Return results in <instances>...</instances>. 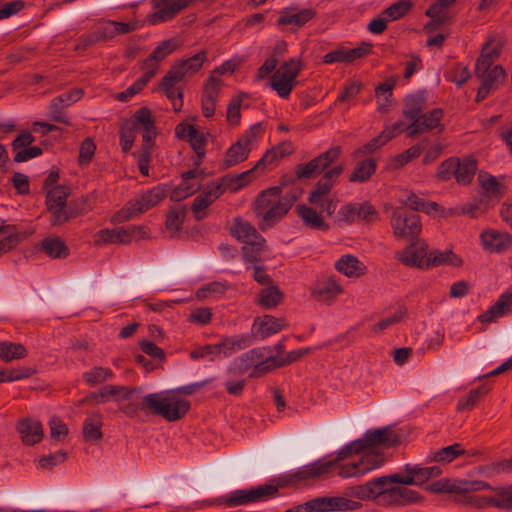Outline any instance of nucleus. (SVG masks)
<instances>
[{
	"instance_id": "9b49d317",
	"label": "nucleus",
	"mask_w": 512,
	"mask_h": 512,
	"mask_svg": "<svg viewBox=\"0 0 512 512\" xmlns=\"http://www.w3.org/2000/svg\"><path fill=\"white\" fill-rule=\"evenodd\" d=\"M267 351L268 348L266 347L255 348L247 351L234 360L232 366L227 370V374L234 375L235 373H243L251 367H253V371L250 375L251 377H259L265 374L266 372L264 371H257V366L265 360Z\"/></svg>"
},
{
	"instance_id": "58836bf2",
	"label": "nucleus",
	"mask_w": 512,
	"mask_h": 512,
	"mask_svg": "<svg viewBox=\"0 0 512 512\" xmlns=\"http://www.w3.org/2000/svg\"><path fill=\"white\" fill-rule=\"evenodd\" d=\"M108 243L128 244L126 227L100 230L95 236V244L102 245Z\"/></svg>"
},
{
	"instance_id": "13d9d810",
	"label": "nucleus",
	"mask_w": 512,
	"mask_h": 512,
	"mask_svg": "<svg viewBox=\"0 0 512 512\" xmlns=\"http://www.w3.org/2000/svg\"><path fill=\"white\" fill-rule=\"evenodd\" d=\"M493 506L512 512V486L496 489Z\"/></svg>"
},
{
	"instance_id": "5fc2aeb1",
	"label": "nucleus",
	"mask_w": 512,
	"mask_h": 512,
	"mask_svg": "<svg viewBox=\"0 0 512 512\" xmlns=\"http://www.w3.org/2000/svg\"><path fill=\"white\" fill-rule=\"evenodd\" d=\"M412 7V3L407 0L398 1L389 7H387L382 15L386 17L388 21H395L405 16Z\"/></svg>"
},
{
	"instance_id": "4d7b16f0",
	"label": "nucleus",
	"mask_w": 512,
	"mask_h": 512,
	"mask_svg": "<svg viewBox=\"0 0 512 512\" xmlns=\"http://www.w3.org/2000/svg\"><path fill=\"white\" fill-rule=\"evenodd\" d=\"M289 153V145L282 144L277 146L270 151H267L263 157L255 164V168H262L268 164H272L277 159L283 158Z\"/></svg>"
},
{
	"instance_id": "0eeeda50",
	"label": "nucleus",
	"mask_w": 512,
	"mask_h": 512,
	"mask_svg": "<svg viewBox=\"0 0 512 512\" xmlns=\"http://www.w3.org/2000/svg\"><path fill=\"white\" fill-rule=\"evenodd\" d=\"M164 198V191L161 188L155 187L151 190L141 194L138 198L128 202L126 207L117 212L114 217V222H125L130 220L135 215L143 213L148 209L157 205Z\"/></svg>"
},
{
	"instance_id": "f03ea898",
	"label": "nucleus",
	"mask_w": 512,
	"mask_h": 512,
	"mask_svg": "<svg viewBox=\"0 0 512 512\" xmlns=\"http://www.w3.org/2000/svg\"><path fill=\"white\" fill-rule=\"evenodd\" d=\"M298 198V193L283 194L281 187L262 191L253 203V212L261 230H266L280 221Z\"/></svg>"
},
{
	"instance_id": "412c9836",
	"label": "nucleus",
	"mask_w": 512,
	"mask_h": 512,
	"mask_svg": "<svg viewBox=\"0 0 512 512\" xmlns=\"http://www.w3.org/2000/svg\"><path fill=\"white\" fill-rule=\"evenodd\" d=\"M221 87L222 81L214 75H210L204 85L201 107L203 115L207 118L212 117L215 113V107Z\"/></svg>"
},
{
	"instance_id": "49530a36",
	"label": "nucleus",
	"mask_w": 512,
	"mask_h": 512,
	"mask_svg": "<svg viewBox=\"0 0 512 512\" xmlns=\"http://www.w3.org/2000/svg\"><path fill=\"white\" fill-rule=\"evenodd\" d=\"M227 289L228 285L226 282L214 281L199 288L196 292V297L201 300L218 299L225 294Z\"/></svg>"
},
{
	"instance_id": "f8f14e48",
	"label": "nucleus",
	"mask_w": 512,
	"mask_h": 512,
	"mask_svg": "<svg viewBox=\"0 0 512 512\" xmlns=\"http://www.w3.org/2000/svg\"><path fill=\"white\" fill-rule=\"evenodd\" d=\"M341 155V147L335 146L320 154L306 164L299 165L296 169L298 178H311L321 173Z\"/></svg>"
},
{
	"instance_id": "72a5a7b5",
	"label": "nucleus",
	"mask_w": 512,
	"mask_h": 512,
	"mask_svg": "<svg viewBox=\"0 0 512 512\" xmlns=\"http://www.w3.org/2000/svg\"><path fill=\"white\" fill-rule=\"evenodd\" d=\"M102 415L100 413L90 414L83 423V437L86 442L99 441L102 438Z\"/></svg>"
},
{
	"instance_id": "f3484780",
	"label": "nucleus",
	"mask_w": 512,
	"mask_h": 512,
	"mask_svg": "<svg viewBox=\"0 0 512 512\" xmlns=\"http://www.w3.org/2000/svg\"><path fill=\"white\" fill-rule=\"evenodd\" d=\"M482 201H498L506 191L503 182L493 175L480 171L477 176Z\"/></svg>"
},
{
	"instance_id": "69168bd1",
	"label": "nucleus",
	"mask_w": 512,
	"mask_h": 512,
	"mask_svg": "<svg viewBox=\"0 0 512 512\" xmlns=\"http://www.w3.org/2000/svg\"><path fill=\"white\" fill-rule=\"evenodd\" d=\"M190 357L193 360L208 358L210 361H214L220 357L219 348L216 344L200 346L190 352Z\"/></svg>"
},
{
	"instance_id": "7c9ffc66",
	"label": "nucleus",
	"mask_w": 512,
	"mask_h": 512,
	"mask_svg": "<svg viewBox=\"0 0 512 512\" xmlns=\"http://www.w3.org/2000/svg\"><path fill=\"white\" fill-rule=\"evenodd\" d=\"M18 432L27 445L38 443L43 437L42 425L37 420L24 419L18 425Z\"/></svg>"
},
{
	"instance_id": "1a4fd4ad",
	"label": "nucleus",
	"mask_w": 512,
	"mask_h": 512,
	"mask_svg": "<svg viewBox=\"0 0 512 512\" xmlns=\"http://www.w3.org/2000/svg\"><path fill=\"white\" fill-rule=\"evenodd\" d=\"M343 292L340 280L334 275L318 278L310 288L311 298L327 306L334 304Z\"/></svg>"
},
{
	"instance_id": "bf43d9fd",
	"label": "nucleus",
	"mask_w": 512,
	"mask_h": 512,
	"mask_svg": "<svg viewBox=\"0 0 512 512\" xmlns=\"http://www.w3.org/2000/svg\"><path fill=\"white\" fill-rule=\"evenodd\" d=\"M328 511L356 510L361 504L345 497H327Z\"/></svg>"
},
{
	"instance_id": "ea45409f",
	"label": "nucleus",
	"mask_w": 512,
	"mask_h": 512,
	"mask_svg": "<svg viewBox=\"0 0 512 512\" xmlns=\"http://www.w3.org/2000/svg\"><path fill=\"white\" fill-rule=\"evenodd\" d=\"M315 16L313 9H303L297 13L283 12L278 18L279 25H291L301 27Z\"/></svg>"
},
{
	"instance_id": "f257e3e1",
	"label": "nucleus",
	"mask_w": 512,
	"mask_h": 512,
	"mask_svg": "<svg viewBox=\"0 0 512 512\" xmlns=\"http://www.w3.org/2000/svg\"><path fill=\"white\" fill-rule=\"evenodd\" d=\"M211 380H204L175 390L151 393L142 398V409L146 412L159 415L169 422L183 418L190 409L189 401L178 394L191 395L198 389L209 384Z\"/></svg>"
},
{
	"instance_id": "2eb2a0df",
	"label": "nucleus",
	"mask_w": 512,
	"mask_h": 512,
	"mask_svg": "<svg viewBox=\"0 0 512 512\" xmlns=\"http://www.w3.org/2000/svg\"><path fill=\"white\" fill-rule=\"evenodd\" d=\"M442 117L443 111L439 108L421 114L415 121L407 126V136L413 138L418 134L426 133L437 128L438 131L441 132L443 130L441 124Z\"/></svg>"
},
{
	"instance_id": "6ab92c4d",
	"label": "nucleus",
	"mask_w": 512,
	"mask_h": 512,
	"mask_svg": "<svg viewBox=\"0 0 512 512\" xmlns=\"http://www.w3.org/2000/svg\"><path fill=\"white\" fill-rule=\"evenodd\" d=\"M230 233L237 240L248 245H262L265 239L257 232L256 228L248 221L236 217L230 226Z\"/></svg>"
},
{
	"instance_id": "20e7f679",
	"label": "nucleus",
	"mask_w": 512,
	"mask_h": 512,
	"mask_svg": "<svg viewBox=\"0 0 512 512\" xmlns=\"http://www.w3.org/2000/svg\"><path fill=\"white\" fill-rule=\"evenodd\" d=\"M280 486L273 482L265 483L245 489L235 490L223 497V503L227 507L244 506L258 502H264L274 498Z\"/></svg>"
},
{
	"instance_id": "f704fd0d",
	"label": "nucleus",
	"mask_w": 512,
	"mask_h": 512,
	"mask_svg": "<svg viewBox=\"0 0 512 512\" xmlns=\"http://www.w3.org/2000/svg\"><path fill=\"white\" fill-rule=\"evenodd\" d=\"M399 202L403 206L412 210L411 212L423 211L426 213H431L432 211H436L438 208V204L436 202L426 203L413 192L407 191L401 193L399 196Z\"/></svg>"
},
{
	"instance_id": "a18cd8bd",
	"label": "nucleus",
	"mask_w": 512,
	"mask_h": 512,
	"mask_svg": "<svg viewBox=\"0 0 512 512\" xmlns=\"http://www.w3.org/2000/svg\"><path fill=\"white\" fill-rule=\"evenodd\" d=\"M216 345L219 348L220 356L227 357L238 350L244 349L247 346V339L239 335L225 337Z\"/></svg>"
},
{
	"instance_id": "a211bd4d",
	"label": "nucleus",
	"mask_w": 512,
	"mask_h": 512,
	"mask_svg": "<svg viewBox=\"0 0 512 512\" xmlns=\"http://www.w3.org/2000/svg\"><path fill=\"white\" fill-rule=\"evenodd\" d=\"M483 248L490 253H503L512 245V237L508 232L487 229L480 235Z\"/></svg>"
},
{
	"instance_id": "e2e57ef3",
	"label": "nucleus",
	"mask_w": 512,
	"mask_h": 512,
	"mask_svg": "<svg viewBox=\"0 0 512 512\" xmlns=\"http://www.w3.org/2000/svg\"><path fill=\"white\" fill-rule=\"evenodd\" d=\"M18 237L10 227L0 226V255L15 247Z\"/></svg>"
},
{
	"instance_id": "603ef678",
	"label": "nucleus",
	"mask_w": 512,
	"mask_h": 512,
	"mask_svg": "<svg viewBox=\"0 0 512 512\" xmlns=\"http://www.w3.org/2000/svg\"><path fill=\"white\" fill-rule=\"evenodd\" d=\"M481 79L482 84L491 88L492 90L499 87L506 78V72L500 65H496L491 70L484 73V75L477 76Z\"/></svg>"
},
{
	"instance_id": "393cba45",
	"label": "nucleus",
	"mask_w": 512,
	"mask_h": 512,
	"mask_svg": "<svg viewBox=\"0 0 512 512\" xmlns=\"http://www.w3.org/2000/svg\"><path fill=\"white\" fill-rule=\"evenodd\" d=\"M259 168H251L250 170H247L245 172H242L240 174L236 175H225L222 178H220L218 181L213 182L216 186H219L221 195L226 191L229 190L231 192H236L239 189L245 187L248 185L253 179H254V172L258 170Z\"/></svg>"
},
{
	"instance_id": "4c0bfd02",
	"label": "nucleus",
	"mask_w": 512,
	"mask_h": 512,
	"mask_svg": "<svg viewBox=\"0 0 512 512\" xmlns=\"http://www.w3.org/2000/svg\"><path fill=\"white\" fill-rule=\"evenodd\" d=\"M376 167V160L372 158H367L358 162L349 176V181L359 183L368 181L376 172Z\"/></svg>"
},
{
	"instance_id": "c03bdc74",
	"label": "nucleus",
	"mask_w": 512,
	"mask_h": 512,
	"mask_svg": "<svg viewBox=\"0 0 512 512\" xmlns=\"http://www.w3.org/2000/svg\"><path fill=\"white\" fill-rule=\"evenodd\" d=\"M399 479V473L382 476L375 478L368 482L369 487L371 489V492L373 494V497L378 496L380 497L381 501L385 503L386 501V491L389 490L390 487H387L389 483H396L397 481L395 479Z\"/></svg>"
},
{
	"instance_id": "ddd939ff",
	"label": "nucleus",
	"mask_w": 512,
	"mask_h": 512,
	"mask_svg": "<svg viewBox=\"0 0 512 512\" xmlns=\"http://www.w3.org/2000/svg\"><path fill=\"white\" fill-rule=\"evenodd\" d=\"M427 244L423 240L412 242L396 254V258L405 266L425 268L428 264Z\"/></svg>"
},
{
	"instance_id": "5701e85b",
	"label": "nucleus",
	"mask_w": 512,
	"mask_h": 512,
	"mask_svg": "<svg viewBox=\"0 0 512 512\" xmlns=\"http://www.w3.org/2000/svg\"><path fill=\"white\" fill-rule=\"evenodd\" d=\"M221 196L219 186L210 183L204 191L198 195L192 203L191 210L196 220H202L207 216V208Z\"/></svg>"
},
{
	"instance_id": "e433bc0d",
	"label": "nucleus",
	"mask_w": 512,
	"mask_h": 512,
	"mask_svg": "<svg viewBox=\"0 0 512 512\" xmlns=\"http://www.w3.org/2000/svg\"><path fill=\"white\" fill-rule=\"evenodd\" d=\"M406 475L399 473V479H395L400 485H422L427 482L428 476L425 467L405 466Z\"/></svg>"
},
{
	"instance_id": "de8ad7c7",
	"label": "nucleus",
	"mask_w": 512,
	"mask_h": 512,
	"mask_svg": "<svg viewBox=\"0 0 512 512\" xmlns=\"http://www.w3.org/2000/svg\"><path fill=\"white\" fill-rule=\"evenodd\" d=\"M485 489L492 490L493 488L488 482L482 480H456L453 482L452 486V490H454L456 494H469Z\"/></svg>"
},
{
	"instance_id": "4be33fe9",
	"label": "nucleus",
	"mask_w": 512,
	"mask_h": 512,
	"mask_svg": "<svg viewBox=\"0 0 512 512\" xmlns=\"http://www.w3.org/2000/svg\"><path fill=\"white\" fill-rule=\"evenodd\" d=\"M255 336L260 339L270 337L288 327L285 318H276L272 315L257 317L253 322Z\"/></svg>"
},
{
	"instance_id": "09e8293b",
	"label": "nucleus",
	"mask_w": 512,
	"mask_h": 512,
	"mask_svg": "<svg viewBox=\"0 0 512 512\" xmlns=\"http://www.w3.org/2000/svg\"><path fill=\"white\" fill-rule=\"evenodd\" d=\"M113 372L108 367L95 366L83 373V380L90 386H95L112 379Z\"/></svg>"
},
{
	"instance_id": "bb28decb",
	"label": "nucleus",
	"mask_w": 512,
	"mask_h": 512,
	"mask_svg": "<svg viewBox=\"0 0 512 512\" xmlns=\"http://www.w3.org/2000/svg\"><path fill=\"white\" fill-rule=\"evenodd\" d=\"M512 312V291L503 293L496 303L492 305L485 313L478 316L481 323H491L497 318Z\"/></svg>"
},
{
	"instance_id": "a19ab883",
	"label": "nucleus",
	"mask_w": 512,
	"mask_h": 512,
	"mask_svg": "<svg viewBox=\"0 0 512 512\" xmlns=\"http://www.w3.org/2000/svg\"><path fill=\"white\" fill-rule=\"evenodd\" d=\"M425 101L426 98L424 94H417L406 97L403 109L404 116L407 119L412 120V122L415 121V119H417L424 110Z\"/></svg>"
},
{
	"instance_id": "39448f33",
	"label": "nucleus",
	"mask_w": 512,
	"mask_h": 512,
	"mask_svg": "<svg viewBox=\"0 0 512 512\" xmlns=\"http://www.w3.org/2000/svg\"><path fill=\"white\" fill-rule=\"evenodd\" d=\"M70 193V188L64 185L55 186L47 191L46 205L51 214V225H62L76 216V213L66 205Z\"/></svg>"
},
{
	"instance_id": "338daca9",
	"label": "nucleus",
	"mask_w": 512,
	"mask_h": 512,
	"mask_svg": "<svg viewBox=\"0 0 512 512\" xmlns=\"http://www.w3.org/2000/svg\"><path fill=\"white\" fill-rule=\"evenodd\" d=\"M188 141L197 155L196 164L199 165L206 151V135L195 129V133L188 138Z\"/></svg>"
},
{
	"instance_id": "7ed1b4c3",
	"label": "nucleus",
	"mask_w": 512,
	"mask_h": 512,
	"mask_svg": "<svg viewBox=\"0 0 512 512\" xmlns=\"http://www.w3.org/2000/svg\"><path fill=\"white\" fill-rule=\"evenodd\" d=\"M207 61V53L203 50L192 57L174 63L162 78L159 88L166 96L173 94V86L192 77Z\"/></svg>"
},
{
	"instance_id": "c756f323",
	"label": "nucleus",
	"mask_w": 512,
	"mask_h": 512,
	"mask_svg": "<svg viewBox=\"0 0 512 512\" xmlns=\"http://www.w3.org/2000/svg\"><path fill=\"white\" fill-rule=\"evenodd\" d=\"M284 295L275 284L268 285L259 290L255 298V304L263 309L271 310L276 308L283 301Z\"/></svg>"
},
{
	"instance_id": "4468645a",
	"label": "nucleus",
	"mask_w": 512,
	"mask_h": 512,
	"mask_svg": "<svg viewBox=\"0 0 512 512\" xmlns=\"http://www.w3.org/2000/svg\"><path fill=\"white\" fill-rule=\"evenodd\" d=\"M83 92L81 89H73L54 98L49 105V117L51 120L70 125L69 118L64 113V109L81 99Z\"/></svg>"
},
{
	"instance_id": "864d4df0",
	"label": "nucleus",
	"mask_w": 512,
	"mask_h": 512,
	"mask_svg": "<svg viewBox=\"0 0 512 512\" xmlns=\"http://www.w3.org/2000/svg\"><path fill=\"white\" fill-rule=\"evenodd\" d=\"M444 264H451L458 266L461 264V259L454 255L451 251H432L428 254L429 266H439Z\"/></svg>"
},
{
	"instance_id": "37998d69",
	"label": "nucleus",
	"mask_w": 512,
	"mask_h": 512,
	"mask_svg": "<svg viewBox=\"0 0 512 512\" xmlns=\"http://www.w3.org/2000/svg\"><path fill=\"white\" fill-rule=\"evenodd\" d=\"M27 356V350L24 345L14 342L0 343V358L4 362L23 359Z\"/></svg>"
},
{
	"instance_id": "0e129e2a",
	"label": "nucleus",
	"mask_w": 512,
	"mask_h": 512,
	"mask_svg": "<svg viewBox=\"0 0 512 512\" xmlns=\"http://www.w3.org/2000/svg\"><path fill=\"white\" fill-rule=\"evenodd\" d=\"M151 79L152 77L148 76V74L144 72L143 76L139 78L134 84H132L125 91L118 93L116 95V99L123 102L128 101L133 95L139 93Z\"/></svg>"
},
{
	"instance_id": "052dcab7",
	"label": "nucleus",
	"mask_w": 512,
	"mask_h": 512,
	"mask_svg": "<svg viewBox=\"0 0 512 512\" xmlns=\"http://www.w3.org/2000/svg\"><path fill=\"white\" fill-rule=\"evenodd\" d=\"M489 389L486 386H481L476 389H472L466 398L461 399L458 402L457 409L464 411L473 408L479 401V399L488 393Z\"/></svg>"
},
{
	"instance_id": "dca6fc26",
	"label": "nucleus",
	"mask_w": 512,
	"mask_h": 512,
	"mask_svg": "<svg viewBox=\"0 0 512 512\" xmlns=\"http://www.w3.org/2000/svg\"><path fill=\"white\" fill-rule=\"evenodd\" d=\"M447 170H451L458 183L466 185L471 182L477 170V161L472 157H464L461 160L451 158L442 164Z\"/></svg>"
},
{
	"instance_id": "aec40b11",
	"label": "nucleus",
	"mask_w": 512,
	"mask_h": 512,
	"mask_svg": "<svg viewBox=\"0 0 512 512\" xmlns=\"http://www.w3.org/2000/svg\"><path fill=\"white\" fill-rule=\"evenodd\" d=\"M177 42L174 39L162 41L151 53V55L143 62L142 69L148 76L152 78L158 71L159 63L169 54L177 49Z\"/></svg>"
},
{
	"instance_id": "b1692460",
	"label": "nucleus",
	"mask_w": 512,
	"mask_h": 512,
	"mask_svg": "<svg viewBox=\"0 0 512 512\" xmlns=\"http://www.w3.org/2000/svg\"><path fill=\"white\" fill-rule=\"evenodd\" d=\"M407 485L393 486L386 491V505L404 506L418 503L421 501V495L408 487Z\"/></svg>"
},
{
	"instance_id": "c9c22d12",
	"label": "nucleus",
	"mask_w": 512,
	"mask_h": 512,
	"mask_svg": "<svg viewBox=\"0 0 512 512\" xmlns=\"http://www.w3.org/2000/svg\"><path fill=\"white\" fill-rule=\"evenodd\" d=\"M140 388H129L121 385H106L99 391L97 396L104 397L105 401L108 398H113L116 402L127 400L135 393H140Z\"/></svg>"
},
{
	"instance_id": "473e14b6",
	"label": "nucleus",
	"mask_w": 512,
	"mask_h": 512,
	"mask_svg": "<svg viewBox=\"0 0 512 512\" xmlns=\"http://www.w3.org/2000/svg\"><path fill=\"white\" fill-rule=\"evenodd\" d=\"M297 213L308 228L320 231L329 229V225L324 221L323 217L313 208L300 205L297 207Z\"/></svg>"
},
{
	"instance_id": "6e6d98bb",
	"label": "nucleus",
	"mask_w": 512,
	"mask_h": 512,
	"mask_svg": "<svg viewBox=\"0 0 512 512\" xmlns=\"http://www.w3.org/2000/svg\"><path fill=\"white\" fill-rule=\"evenodd\" d=\"M126 123H133L137 132L138 130H144L148 127L154 128L155 126L151 111L146 107L137 110L133 116V119L126 121Z\"/></svg>"
},
{
	"instance_id": "a878e982",
	"label": "nucleus",
	"mask_w": 512,
	"mask_h": 512,
	"mask_svg": "<svg viewBox=\"0 0 512 512\" xmlns=\"http://www.w3.org/2000/svg\"><path fill=\"white\" fill-rule=\"evenodd\" d=\"M334 268L348 278H360L367 271L365 264L352 254L341 256L335 261Z\"/></svg>"
},
{
	"instance_id": "774afa93",
	"label": "nucleus",
	"mask_w": 512,
	"mask_h": 512,
	"mask_svg": "<svg viewBox=\"0 0 512 512\" xmlns=\"http://www.w3.org/2000/svg\"><path fill=\"white\" fill-rule=\"evenodd\" d=\"M241 104L242 98L241 95L233 97L227 107L226 118L230 125L236 126L240 123L241 119Z\"/></svg>"
},
{
	"instance_id": "9d476101",
	"label": "nucleus",
	"mask_w": 512,
	"mask_h": 512,
	"mask_svg": "<svg viewBox=\"0 0 512 512\" xmlns=\"http://www.w3.org/2000/svg\"><path fill=\"white\" fill-rule=\"evenodd\" d=\"M400 443V436L391 426L368 430L360 439L354 440V446L361 445L364 450L389 448Z\"/></svg>"
},
{
	"instance_id": "c85d7f7f",
	"label": "nucleus",
	"mask_w": 512,
	"mask_h": 512,
	"mask_svg": "<svg viewBox=\"0 0 512 512\" xmlns=\"http://www.w3.org/2000/svg\"><path fill=\"white\" fill-rule=\"evenodd\" d=\"M310 352L309 348L293 350L281 357H266L261 364L257 366V371L270 372L276 368L284 367L301 359Z\"/></svg>"
},
{
	"instance_id": "680f3d73",
	"label": "nucleus",
	"mask_w": 512,
	"mask_h": 512,
	"mask_svg": "<svg viewBox=\"0 0 512 512\" xmlns=\"http://www.w3.org/2000/svg\"><path fill=\"white\" fill-rule=\"evenodd\" d=\"M137 131L133 123H124L120 133V145L123 152H128L135 141Z\"/></svg>"
},
{
	"instance_id": "423d86ee",
	"label": "nucleus",
	"mask_w": 512,
	"mask_h": 512,
	"mask_svg": "<svg viewBox=\"0 0 512 512\" xmlns=\"http://www.w3.org/2000/svg\"><path fill=\"white\" fill-rule=\"evenodd\" d=\"M302 69L299 58L285 61L272 75L270 84L281 98H287L296 85V78Z\"/></svg>"
},
{
	"instance_id": "3c124183",
	"label": "nucleus",
	"mask_w": 512,
	"mask_h": 512,
	"mask_svg": "<svg viewBox=\"0 0 512 512\" xmlns=\"http://www.w3.org/2000/svg\"><path fill=\"white\" fill-rule=\"evenodd\" d=\"M366 452L358 460L360 469L363 470L364 475L370 471L377 469L385 462L384 455L376 450H365Z\"/></svg>"
},
{
	"instance_id": "6e6552de",
	"label": "nucleus",
	"mask_w": 512,
	"mask_h": 512,
	"mask_svg": "<svg viewBox=\"0 0 512 512\" xmlns=\"http://www.w3.org/2000/svg\"><path fill=\"white\" fill-rule=\"evenodd\" d=\"M391 227L397 238L413 239L422 229L420 217L404 207L395 208L391 216Z\"/></svg>"
},
{
	"instance_id": "79ce46f5",
	"label": "nucleus",
	"mask_w": 512,
	"mask_h": 512,
	"mask_svg": "<svg viewBox=\"0 0 512 512\" xmlns=\"http://www.w3.org/2000/svg\"><path fill=\"white\" fill-rule=\"evenodd\" d=\"M41 249L51 258H62L68 255V247L59 237H47L41 242Z\"/></svg>"
},
{
	"instance_id": "cd10ccee",
	"label": "nucleus",
	"mask_w": 512,
	"mask_h": 512,
	"mask_svg": "<svg viewBox=\"0 0 512 512\" xmlns=\"http://www.w3.org/2000/svg\"><path fill=\"white\" fill-rule=\"evenodd\" d=\"M334 466L335 461H316L301 467L297 472L290 475V479H296L299 481L318 479L328 474Z\"/></svg>"
},
{
	"instance_id": "8fccbe9b",
	"label": "nucleus",
	"mask_w": 512,
	"mask_h": 512,
	"mask_svg": "<svg viewBox=\"0 0 512 512\" xmlns=\"http://www.w3.org/2000/svg\"><path fill=\"white\" fill-rule=\"evenodd\" d=\"M202 180L203 171L196 168L182 174L180 185L191 196L200 189Z\"/></svg>"
},
{
	"instance_id": "2f4dec72",
	"label": "nucleus",
	"mask_w": 512,
	"mask_h": 512,
	"mask_svg": "<svg viewBox=\"0 0 512 512\" xmlns=\"http://www.w3.org/2000/svg\"><path fill=\"white\" fill-rule=\"evenodd\" d=\"M251 151V147L244 144L243 139H239L226 151L225 157L221 163L222 168L227 169L245 161Z\"/></svg>"
}]
</instances>
